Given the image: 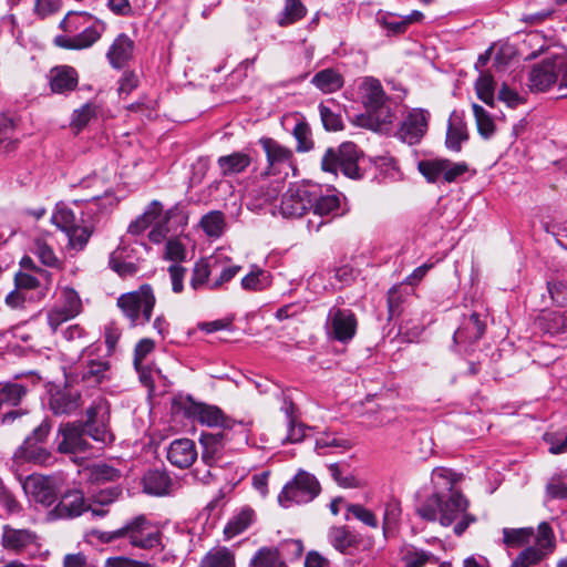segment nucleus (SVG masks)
<instances>
[{"label": "nucleus", "instance_id": "1", "mask_svg": "<svg viewBox=\"0 0 567 567\" xmlns=\"http://www.w3.org/2000/svg\"><path fill=\"white\" fill-rule=\"evenodd\" d=\"M461 477V474L447 467H435L431 476L434 492L416 508L417 514L425 520H439L442 526L455 523L454 533L457 536H461L476 520L472 514L467 513L468 501L454 488Z\"/></svg>", "mask_w": 567, "mask_h": 567}, {"label": "nucleus", "instance_id": "2", "mask_svg": "<svg viewBox=\"0 0 567 567\" xmlns=\"http://www.w3.org/2000/svg\"><path fill=\"white\" fill-rule=\"evenodd\" d=\"M156 297L151 285L144 284L137 290L122 293L116 306L130 321L131 327L145 326L151 321Z\"/></svg>", "mask_w": 567, "mask_h": 567}, {"label": "nucleus", "instance_id": "3", "mask_svg": "<svg viewBox=\"0 0 567 567\" xmlns=\"http://www.w3.org/2000/svg\"><path fill=\"white\" fill-rule=\"evenodd\" d=\"M359 95L361 103L377 122L380 124L391 123L390 97L378 79L372 76L364 78L359 85Z\"/></svg>", "mask_w": 567, "mask_h": 567}, {"label": "nucleus", "instance_id": "4", "mask_svg": "<svg viewBox=\"0 0 567 567\" xmlns=\"http://www.w3.org/2000/svg\"><path fill=\"white\" fill-rule=\"evenodd\" d=\"M360 152L354 143H342L338 150L328 148L322 157L321 167L324 172L337 173L340 168L343 175L360 179L362 174L358 166Z\"/></svg>", "mask_w": 567, "mask_h": 567}, {"label": "nucleus", "instance_id": "5", "mask_svg": "<svg viewBox=\"0 0 567 567\" xmlns=\"http://www.w3.org/2000/svg\"><path fill=\"white\" fill-rule=\"evenodd\" d=\"M123 537L133 547L141 549L161 548L163 550V534L145 516L140 515L127 520L122 527Z\"/></svg>", "mask_w": 567, "mask_h": 567}, {"label": "nucleus", "instance_id": "6", "mask_svg": "<svg viewBox=\"0 0 567 567\" xmlns=\"http://www.w3.org/2000/svg\"><path fill=\"white\" fill-rule=\"evenodd\" d=\"M321 492L319 481L315 475L303 470L298 471L295 477L288 482L278 496L282 506L288 503L307 504L313 501Z\"/></svg>", "mask_w": 567, "mask_h": 567}, {"label": "nucleus", "instance_id": "7", "mask_svg": "<svg viewBox=\"0 0 567 567\" xmlns=\"http://www.w3.org/2000/svg\"><path fill=\"white\" fill-rule=\"evenodd\" d=\"M358 328V321L351 309L333 306L329 309L324 330L329 339L347 343L351 341Z\"/></svg>", "mask_w": 567, "mask_h": 567}, {"label": "nucleus", "instance_id": "8", "mask_svg": "<svg viewBox=\"0 0 567 567\" xmlns=\"http://www.w3.org/2000/svg\"><path fill=\"white\" fill-rule=\"evenodd\" d=\"M259 144L266 154L267 167L260 171L256 177L266 178L282 173L287 175V169L292 168L293 164L292 151L271 137H261Z\"/></svg>", "mask_w": 567, "mask_h": 567}, {"label": "nucleus", "instance_id": "9", "mask_svg": "<svg viewBox=\"0 0 567 567\" xmlns=\"http://www.w3.org/2000/svg\"><path fill=\"white\" fill-rule=\"evenodd\" d=\"M315 196L316 185L291 184L281 198V215L284 217H301L310 209Z\"/></svg>", "mask_w": 567, "mask_h": 567}, {"label": "nucleus", "instance_id": "10", "mask_svg": "<svg viewBox=\"0 0 567 567\" xmlns=\"http://www.w3.org/2000/svg\"><path fill=\"white\" fill-rule=\"evenodd\" d=\"M86 429L81 421L66 422L61 424L58 431V451L60 453H82L85 452L90 444L86 440Z\"/></svg>", "mask_w": 567, "mask_h": 567}, {"label": "nucleus", "instance_id": "11", "mask_svg": "<svg viewBox=\"0 0 567 567\" xmlns=\"http://www.w3.org/2000/svg\"><path fill=\"white\" fill-rule=\"evenodd\" d=\"M310 209L316 219H309V229L319 230L320 227L329 223L334 216L339 215L340 198L336 194L322 195L321 190L316 186V196Z\"/></svg>", "mask_w": 567, "mask_h": 567}, {"label": "nucleus", "instance_id": "12", "mask_svg": "<svg viewBox=\"0 0 567 567\" xmlns=\"http://www.w3.org/2000/svg\"><path fill=\"white\" fill-rule=\"evenodd\" d=\"M429 112L413 109L408 113L399 130V136L409 145L417 144L427 131Z\"/></svg>", "mask_w": 567, "mask_h": 567}, {"label": "nucleus", "instance_id": "13", "mask_svg": "<svg viewBox=\"0 0 567 567\" xmlns=\"http://www.w3.org/2000/svg\"><path fill=\"white\" fill-rule=\"evenodd\" d=\"M557 81L555 55L534 64L528 73V87L533 92H545Z\"/></svg>", "mask_w": 567, "mask_h": 567}, {"label": "nucleus", "instance_id": "14", "mask_svg": "<svg viewBox=\"0 0 567 567\" xmlns=\"http://www.w3.org/2000/svg\"><path fill=\"white\" fill-rule=\"evenodd\" d=\"M2 546L16 553L39 548L38 535L27 528H13L4 525L2 528Z\"/></svg>", "mask_w": 567, "mask_h": 567}, {"label": "nucleus", "instance_id": "15", "mask_svg": "<svg viewBox=\"0 0 567 567\" xmlns=\"http://www.w3.org/2000/svg\"><path fill=\"white\" fill-rule=\"evenodd\" d=\"M229 440L228 432L218 430L215 433L203 432L199 443L203 447L202 461L206 466L213 467L223 456L226 442Z\"/></svg>", "mask_w": 567, "mask_h": 567}, {"label": "nucleus", "instance_id": "16", "mask_svg": "<svg viewBox=\"0 0 567 567\" xmlns=\"http://www.w3.org/2000/svg\"><path fill=\"white\" fill-rule=\"evenodd\" d=\"M61 480L54 476L30 477L27 487H31V493L37 502L44 506H51L58 497Z\"/></svg>", "mask_w": 567, "mask_h": 567}, {"label": "nucleus", "instance_id": "17", "mask_svg": "<svg viewBox=\"0 0 567 567\" xmlns=\"http://www.w3.org/2000/svg\"><path fill=\"white\" fill-rule=\"evenodd\" d=\"M49 405L54 415H71L81 405V393L71 388L56 390L51 394Z\"/></svg>", "mask_w": 567, "mask_h": 567}, {"label": "nucleus", "instance_id": "18", "mask_svg": "<svg viewBox=\"0 0 567 567\" xmlns=\"http://www.w3.org/2000/svg\"><path fill=\"white\" fill-rule=\"evenodd\" d=\"M197 458L194 441L189 439L174 440L167 449V460L178 468L189 467Z\"/></svg>", "mask_w": 567, "mask_h": 567}, {"label": "nucleus", "instance_id": "19", "mask_svg": "<svg viewBox=\"0 0 567 567\" xmlns=\"http://www.w3.org/2000/svg\"><path fill=\"white\" fill-rule=\"evenodd\" d=\"M83 424L86 429V435L94 441L103 444L113 442L114 436L107 426V417L104 413L99 414L96 408L91 406L86 410V421Z\"/></svg>", "mask_w": 567, "mask_h": 567}, {"label": "nucleus", "instance_id": "20", "mask_svg": "<svg viewBox=\"0 0 567 567\" xmlns=\"http://www.w3.org/2000/svg\"><path fill=\"white\" fill-rule=\"evenodd\" d=\"M134 41L125 33L118 34L109 51L106 58L114 69H122L133 58Z\"/></svg>", "mask_w": 567, "mask_h": 567}, {"label": "nucleus", "instance_id": "21", "mask_svg": "<svg viewBox=\"0 0 567 567\" xmlns=\"http://www.w3.org/2000/svg\"><path fill=\"white\" fill-rule=\"evenodd\" d=\"M423 17V13L417 10L406 16L385 12L378 17V22L388 31L389 35H398L404 33L412 23L422 21Z\"/></svg>", "mask_w": 567, "mask_h": 567}, {"label": "nucleus", "instance_id": "22", "mask_svg": "<svg viewBox=\"0 0 567 567\" xmlns=\"http://www.w3.org/2000/svg\"><path fill=\"white\" fill-rule=\"evenodd\" d=\"M50 87L53 93L65 94L78 86V72L72 66L61 65L50 71Z\"/></svg>", "mask_w": 567, "mask_h": 567}, {"label": "nucleus", "instance_id": "23", "mask_svg": "<svg viewBox=\"0 0 567 567\" xmlns=\"http://www.w3.org/2000/svg\"><path fill=\"white\" fill-rule=\"evenodd\" d=\"M102 31L97 30L96 27H89L72 38L58 35L54 39V43L68 50L87 49L101 39Z\"/></svg>", "mask_w": 567, "mask_h": 567}, {"label": "nucleus", "instance_id": "24", "mask_svg": "<svg viewBox=\"0 0 567 567\" xmlns=\"http://www.w3.org/2000/svg\"><path fill=\"white\" fill-rule=\"evenodd\" d=\"M54 511L60 518H73L80 516L86 511L82 492L74 489L64 493Z\"/></svg>", "mask_w": 567, "mask_h": 567}, {"label": "nucleus", "instance_id": "25", "mask_svg": "<svg viewBox=\"0 0 567 567\" xmlns=\"http://www.w3.org/2000/svg\"><path fill=\"white\" fill-rule=\"evenodd\" d=\"M14 457L19 461L39 465H49L52 460L51 453L40 444L33 443L31 437H27L23 441L21 446L16 451Z\"/></svg>", "mask_w": 567, "mask_h": 567}, {"label": "nucleus", "instance_id": "26", "mask_svg": "<svg viewBox=\"0 0 567 567\" xmlns=\"http://www.w3.org/2000/svg\"><path fill=\"white\" fill-rule=\"evenodd\" d=\"M193 413L202 424L220 426L224 431L230 430L236 424L235 421L227 420L221 410L214 405L196 404Z\"/></svg>", "mask_w": 567, "mask_h": 567}, {"label": "nucleus", "instance_id": "27", "mask_svg": "<svg viewBox=\"0 0 567 567\" xmlns=\"http://www.w3.org/2000/svg\"><path fill=\"white\" fill-rule=\"evenodd\" d=\"M252 163L249 154L244 152H233L229 155L220 156L217 159L221 175L233 176L245 172Z\"/></svg>", "mask_w": 567, "mask_h": 567}, {"label": "nucleus", "instance_id": "28", "mask_svg": "<svg viewBox=\"0 0 567 567\" xmlns=\"http://www.w3.org/2000/svg\"><path fill=\"white\" fill-rule=\"evenodd\" d=\"M173 481L165 471L152 470L143 477L144 492L155 496H163L169 493Z\"/></svg>", "mask_w": 567, "mask_h": 567}, {"label": "nucleus", "instance_id": "29", "mask_svg": "<svg viewBox=\"0 0 567 567\" xmlns=\"http://www.w3.org/2000/svg\"><path fill=\"white\" fill-rule=\"evenodd\" d=\"M343 83L342 74L330 68L319 71L311 79V84L323 93L337 92L343 86Z\"/></svg>", "mask_w": 567, "mask_h": 567}, {"label": "nucleus", "instance_id": "30", "mask_svg": "<svg viewBox=\"0 0 567 567\" xmlns=\"http://www.w3.org/2000/svg\"><path fill=\"white\" fill-rule=\"evenodd\" d=\"M485 332V323L481 320L480 315L473 312L463 323V327L454 332L455 342L466 339L470 342H476Z\"/></svg>", "mask_w": 567, "mask_h": 567}, {"label": "nucleus", "instance_id": "31", "mask_svg": "<svg viewBox=\"0 0 567 567\" xmlns=\"http://www.w3.org/2000/svg\"><path fill=\"white\" fill-rule=\"evenodd\" d=\"M327 537L330 545L341 554H348L349 549L358 544L357 536L346 526H332Z\"/></svg>", "mask_w": 567, "mask_h": 567}, {"label": "nucleus", "instance_id": "32", "mask_svg": "<svg viewBox=\"0 0 567 567\" xmlns=\"http://www.w3.org/2000/svg\"><path fill=\"white\" fill-rule=\"evenodd\" d=\"M255 513L251 508H241L234 515L224 528L226 538L230 539L245 532L252 523Z\"/></svg>", "mask_w": 567, "mask_h": 567}, {"label": "nucleus", "instance_id": "33", "mask_svg": "<svg viewBox=\"0 0 567 567\" xmlns=\"http://www.w3.org/2000/svg\"><path fill=\"white\" fill-rule=\"evenodd\" d=\"M162 204L157 200H153L143 215L137 217L134 221H132L128 226V233L132 235H140L143 233L146 228L151 226L152 223H154L157 218L162 215Z\"/></svg>", "mask_w": 567, "mask_h": 567}, {"label": "nucleus", "instance_id": "34", "mask_svg": "<svg viewBox=\"0 0 567 567\" xmlns=\"http://www.w3.org/2000/svg\"><path fill=\"white\" fill-rule=\"evenodd\" d=\"M539 327L549 334L567 331V312L545 311L538 318Z\"/></svg>", "mask_w": 567, "mask_h": 567}, {"label": "nucleus", "instance_id": "35", "mask_svg": "<svg viewBox=\"0 0 567 567\" xmlns=\"http://www.w3.org/2000/svg\"><path fill=\"white\" fill-rule=\"evenodd\" d=\"M27 394V388L20 383L0 382V409L17 406Z\"/></svg>", "mask_w": 567, "mask_h": 567}, {"label": "nucleus", "instance_id": "36", "mask_svg": "<svg viewBox=\"0 0 567 567\" xmlns=\"http://www.w3.org/2000/svg\"><path fill=\"white\" fill-rule=\"evenodd\" d=\"M199 225L207 236L218 238L226 227L225 215L220 210H212L200 218Z\"/></svg>", "mask_w": 567, "mask_h": 567}, {"label": "nucleus", "instance_id": "37", "mask_svg": "<svg viewBox=\"0 0 567 567\" xmlns=\"http://www.w3.org/2000/svg\"><path fill=\"white\" fill-rule=\"evenodd\" d=\"M110 363L105 360L91 359L82 370V379L91 384H99L106 379Z\"/></svg>", "mask_w": 567, "mask_h": 567}, {"label": "nucleus", "instance_id": "38", "mask_svg": "<svg viewBox=\"0 0 567 567\" xmlns=\"http://www.w3.org/2000/svg\"><path fill=\"white\" fill-rule=\"evenodd\" d=\"M306 12L307 9L300 0H285V7L279 16L278 23L281 27L290 25L303 18Z\"/></svg>", "mask_w": 567, "mask_h": 567}, {"label": "nucleus", "instance_id": "39", "mask_svg": "<svg viewBox=\"0 0 567 567\" xmlns=\"http://www.w3.org/2000/svg\"><path fill=\"white\" fill-rule=\"evenodd\" d=\"M402 561L405 567H424L427 563L435 564V557L432 553L409 546L403 551Z\"/></svg>", "mask_w": 567, "mask_h": 567}, {"label": "nucleus", "instance_id": "40", "mask_svg": "<svg viewBox=\"0 0 567 567\" xmlns=\"http://www.w3.org/2000/svg\"><path fill=\"white\" fill-rule=\"evenodd\" d=\"M444 165H446L444 158L424 159L419 162L417 168L429 183H436L443 179Z\"/></svg>", "mask_w": 567, "mask_h": 567}, {"label": "nucleus", "instance_id": "41", "mask_svg": "<svg viewBox=\"0 0 567 567\" xmlns=\"http://www.w3.org/2000/svg\"><path fill=\"white\" fill-rule=\"evenodd\" d=\"M199 567H235V558L229 549L218 548L210 550Z\"/></svg>", "mask_w": 567, "mask_h": 567}, {"label": "nucleus", "instance_id": "42", "mask_svg": "<svg viewBox=\"0 0 567 567\" xmlns=\"http://www.w3.org/2000/svg\"><path fill=\"white\" fill-rule=\"evenodd\" d=\"M472 110L480 135L485 140L491 138L495 132V124L492 116L483 106L476 103L472 105Z\"/></svg>", "mask_w": 567, "mask_h": 567}, {"label": "nucleus", "instance_id": "43", "mask_svg": "<svg viewBox=\"0 0 567 567\" xmlns=\"http://www.w3.org/2000/svg\"><path fill=\"white\" fill-rule=\"evenodd\" d=\"M467 138V130L462 121L450 122L445 142L449 150L460 152L462 142L466 141Z\"/></svg>", "mask_w": 567, "mask_h": 567}, {"label": "nucleus", "instance_id": "44", "mask_svg": "<svg viewBox=\"0 0 567 567\" xmlns=\"http://www.w3.org/2000/svg\"><path fill=\"white\" fill-rule=\"evenodd\" d=\"M124 248H117L111 254L110 267L121 277L134 276L137 272V266L124 259Z\"/></svg>", "mask_w": 567, "mask_h": 567}, {"label": "nucleus", "instance_id": "45", "mask_svg": "<svg viewBox=\"0 0 567 567\" xmlns=\"http://www.w3.org/2000/svg\"><path fill=\"white\" fill-rule=\"evenodd\" d=\"M241 287L245 290L260 291L269 286L267 271L254 266L252 270L241 279Z\"/></svg>", "mask_w": 567, "mask_h": 567}, {"label": "nucleus", "instance_id": "46", "mask_svg": "<svg viewBox=\"0 0 567 567\" xmlns=\"http://www.w3.org/2000/svg\"><path fill=\"white\" fill-rule=\"evenodd\" d=\"M56 306L69 312V316H73L74 318L82 310V301L78 292L70 287H64L61 290L60 302Z\"/></svg>", "mask_w": 567, "mask_h": 567}, {"label": "nucleus", "instance_id": "47", "mask_svg": "<svg viewBox=\"0 0 567 567\" xmlns=\"http://www.w3.org/2000/svg\"><path fill=\"white\" fill-rule=\"evenodd\" d=\"M534 547L542 550L547 556L554 551L556 547L555 536L553 528L548 523L542 522L538 525L536 545Z\"/></svg>", "mask_w": 567, "mask_h": 567}, {"label": "nucleus", "instance_id": "48", "mask_svg": "<svg viewBox=\"0 0 567 567\" xmlns=\"http://www.w3.org/2000/svg\"><path fill=\"white\" fill-rule=\"evenodd\" d=\"M336 447L341 450H349L352 447L350 440L337 436L334 434L324 433L316 440L315 450L318 454L324 455V449Z\"/></svg>", "mask_w": 567, "mask_h": 567}, {"label": "nucleus", "instance_id": "49", "mask_svg": "<svg viewBox=\"0 0 567 567\" xmlns=\"http://www.w3.org/2000/svg\"><path fill=\"white\" fill-rule=\"evenodd\" d=\"M546 557L548 556L542 550L534 546H529L517 555L511 567H532L539 564Z\"/></svg>", "mask_w": 567, "mask_h": 567}, {"label": "nucleus", "instance_id": "50", "mask_svg": "<svg viewBox=\"0 0 567 567\" xmlns=\"http://www.w3.org/2000/svg\"><path fill=\"white\" fill-rule=\"evenodd\" d=\"M494 79L491 74H481L476 80L475 89L478 99L486 105H494Z\"/></svg>", "mask_w": 567, "mask_h": 567}, {"label": "nucleus", "instance_id": "51", "mask_svg": "<svg viewBox=\"0 0 567 567\" xmlns=\"http://www.w3.org/2000/svg\"><path fill=\"white\" fill-rule=\"evenodd\" d=\"M51 220L62 231H70L78 224L74 213L64 205H58Z\"/></svg>", "mask_w": 567, "mask_h": 567}, {"label": "nucleus", "instance_id": "52", "mask_svg": "<svg viewBox=\"0 0 567 567\" xmlns=\"http://www.w3.org/2000/svg\"><path fill=\"white\" fill-rule=\"evenodd\" d=\"M250 567H285L275 549L261 548L251 560Z\"/></svg>", "mask_w": 567, "mask_h": 567}, {"label": "nucleus", "instance_id": "53", "mask_svg": "<svg viewBox=\"0 0 567 567\" xmlns=\"http://www.w3.org/2000/svg\"><path fill=\"white\" fill-rule=\"evenodd\" d=\"M33 252L43 265L49 267L59 266V259L55 256L52 247L48 245L43 239L34 240Z\"/></svg>", "mask_w": 567, "mask_h": 567}, {"label": "nucleus", "instance_id": "54", "mask_svg": "<svg viewBox=\"0 0 567 567\" xmlns=\"http://www.w3.org/2000/svg\"><path fill=\"white\" fill-rule=\"evenodd\" d=\"M331 477L333 481L343 488H357L359 487V481L351 473L344 474L343 468L338 463H332L328 466Z\"/></svg>", "mask_w": 567, "mask_h": 567}, {"label": "nucleus", "instance_id": "55", "mask_svg": "<svg viewBox=\"0 0 567 567\" xmlns=\"http://www.w3.org/2000/svg\"><path fill=\"white\" fill-rule=\"evenodd\" d=\"M532 535V528H503L504 543L507 546L523 545L529 540Z\"/></svg>", "mask_w": 567, "mask_h": 567}, {"label": "nucleus", "instance_id": "56", "mask_svg": "<svg viewBox=\"0 0 567 567\" xmlns=\"http://www.w3.org/2000/svg\"><path fill=\"white\" fill-rule=\"evenodd\" d=\"M16 143L14 138V123L11 118L0 117V148L10 151Z\"/></svg>", "mask_w": 567, "mask_h": 567}, {"label": "nucleus", "instance_id": "57", "mask_svg": "<svg viewBox=\"0 0 567 567\" xmlns=\"http://www.w3.org/2000/svg\"><path fill=\"white\" fill-rule=\"evenodd\" d=\"M96 116V106L92 103H85L79 110H75L72 115L71 124L78 130H82L87 123Z\"/></svg>", "mask_w": 567, "mask_h": 567}, {"label": "nucleus", "instance_id": "58", "mask_svg": "<svg viewBox=\"0 0 567 567\" xmlns=\"http://www.w3.org/2000/svg\"><path fill=\"white\" fill-rule=\"evenodd\" d=\"M65 234L69 238V245L78 250L83 249L91 237V230L86 226L80 225H76Z\"/></svg>", "mask_w": 567, "mask_h": 567}, {"label": "nucleus", "instance_id": "59", "mask_svg": "<svg viewBox=\"0 0 567 567\" xmlns=\"http://www.w3.org/2000/svg\"><path fill=\"white\" fill-rule=\"evenodd\" d=\"M120 477L121 472L106 464L96 465L91 471V480L97 483L114 482Z\"/></svg>", "mask_w": 567, "mask_h": 567}, {"label": "nucleus", "instance_id": "60", "mask_svg": "<svg viewBox=\"0 0 567 567\" xmlns=\"http://www.w3.org/2000/svg\"><path fill=\"white\" fill-rule=\"evenodd\" d=\"M544 439L549 444V452L551 454L567 452V427L557 433H546Z\"/></svg>", "mask_w": 567, "mask_h": 567}, {"label": "nucleus", "instance_id": "61", "mask_svg": "<svg viewBox=\"0 0 567 567\" xmlns=\"http://www.w3.org/2000/svg\"><path fill=\"white\" fill-rule=\"evenodd\" d=\"M210 265L206 260H199L195 264L190 279V286L194 290L199 289L207 282L210 275Z\"/></svg>", "mask_w": 567, "mask_h": 567}, {"label": "nucleus", "instance_id": "62", "mask_svg": "<svg viewBox=\"0 0 567 567\" xmlns=\"http://www.w3.org/2000/svg\"><path fill=\"white\" fill-rule=\"evenodd\" d=\"M319 112L321 116L322 124L328 131H339L342 128V118L341 116L332 111L328 105L321 103L319 105Z\"/></svg>", "mask_w": 567, "mask_h": 567}, {"label": "nucleus", "instance_id": "63", "mask_svg": "<svg viewBox=\"0 0 567 567\" xmlns=\"http://www.w3.org/2000/svg\"><path fill=\"white\" fill-rule=\"evenodd\" d=\"M293 135L297 140V151L308 152L312 148L313 142L310 137V128L305 123H298L293 128Z\"/></svg>", "mask_w": 567, "mask_h": 567}, {"label": "nucleus", "instance_id": "64", "mask_svg": "<svg viewBox=\"0 0 567 567\" xmlns=\"http://www.w3.org/2000/svg\"><path fill=\"white\" fill-rule=\"evenodd\" d=\"M401 516V505L399 501H391L385 505L384 517H383V530L388 533L399 522Z\"/></svg>", "mask_w": 567, "mask_h": 567}]
</instances>
